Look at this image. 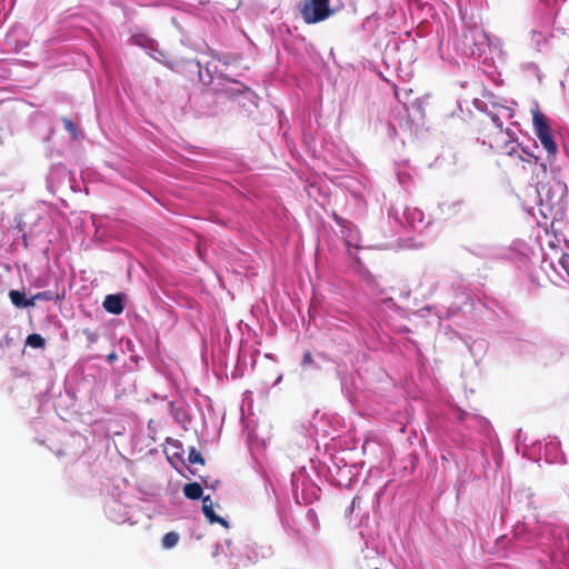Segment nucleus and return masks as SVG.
<instances>
[{"label": "nucleus", "mask_w": 569, "mask_h": 569, "mask_svg": "<svg viewBox=\"0 0 569 569\" xmlns=\"http://www.w3.org/2000/svg\"><path fill=\"white\" fill-rule=\"evenodd\" d=\"M62 123L64 129L72 136L73 139L78 137L77 126L70 119L63 118Z\"/></svg>", "instance_id": "10"}, {"label": "nucleus", "mask_w": 569, "mask_h": 569, "mask_svg": "<svg viewBox=\"0 0 569 569\" xmlns=\"http://www.w3.org/2000/svg\"><path fill=\"white\" fill-rule=\"evenodd\" d=\"M188 461L190 465L204 466V458L194 447L189 449Z\"/></svg>", "instance_id": "8"}, {"label": "nucleus", "mask_w": 569, "mask_h": 569, "mask_svg": "<svg viewBox=\"0 0 569 569\" xmlns=\"http://www.w3.org/2000/svg\"><path fill=\"white\" fill-rule=\"evenodd\" d=\"M492 121L496 123V126L501 129L502 128V121L497 116H492Z\"/></svg>", "instance_id": "14"}, {"label": "nucleus", "mask_w": 569, "mask_h": 569, "mask_svg": "<svg viewBox=\"0 0 569 569\" xmlns=\"http://www.w3.org/2000/svg\"><path fill=\"white\" fill-rule=\"evenodd\" d=\"M27 345L32 348H43L46 341L39 333H31L27 337Z\"/></svg>", "instance_id": "9"}, {"label": "nucleus", "mask_w": 569, "mask_h": 569, "mask_svg": "<svg viewBox=\"0 0 569 569\" xmlns=\"http://www.w3.org/2000/svg\"><path fill=\"white\" fill-rule=\"evenodd\" d=\"M375 569H379V568H375Z\"/></svg>", "instance_id": "17"}, {"label": "nucleus", "mask_w": 569, "mask_h": 569, "mask_svg": "<svg viewBox=\"0 0 569 569\" xmlns=\"http://www.w3.org/2000/svg\"><path fill=\"white\" fill-rule=\"evenodd\" d=\"M82 333L86 336V338L90 345L96 343L99 339V335L89 328L83 329Z\"/></svg>", "instance_id": "11"}, {"label": "nucleus", "mask_w": 569, "mask_h": 569, "mask_svg": "<svg viewBox=\"0 0 569 569\" xmlns=\"http://www.w3.org/2000/svg\"><path fill=\"white\" fill-rule=\"evenodd\" d=\"M116 358H117V355L114 352H111L110 355H108V360L110 362L113 361Z\"/></svg>", "instance_id": "15"}, {"label": "nucleus", "mask_w": 569, "mask_h": 569, "mask_svg": "<svg viewBox=\"0 0 569 569\" xmlns=\"http://www.w3.org/2000/svg\"><path fill=\"white\" fill-rule=\"evenodd\" d=\"M330 0H303L300 14L307 24H313L328 19L333 10L330 9Z\"/></svg>", "instance_id": "2"}, {"label": "nucleus", "mask_w": 569, "mask_h": 569, "mask_svg": "<svg viewBox=\"0 0 569 569\" xmlns=\"http://www.w3.org/2000/svg\"><path fill=\"white\" fill-rule=\"evenodd\" d=\"M312 362H313V358H312L311 352L309 350L305 351L302 361H301V366L306 367L308 365H311Z\"/></svg>", "instance_id": "13"}, {"label": "nucleus", "mask_w": 569, "mask_h": 569, "mask_svg": "<svg viewBox=\"0 0 569 569\" xmlns=\"http://www.w3.org/2000/svg\"><path fill=\"white\" fill-rule=\"evenodd\" d=\"M202 487L198 482H190L184 485L183 493L188 499L197 500L202 497Z\"/></svg>", "instance_id": "6"}, {"label": "nucleus", "mask_w": 569, "mask_h": 569, "mask_svg": "<svg viewBox=\"0 0 569 569\" xmlns=\"http://www.w3.org/2000/svg\"><path fill=\"white\" fill-rule=\"evenodd\" d=\"M52 298V293L50 291H42L34 295L31 299H33V302L36 300H50Z\"/></svg>", "instance_id": "12"}, {"label": "nucleus", "mask_w": 569, "mask_h": 569, "mask_svg": "<svg viewBox=\"0 0 569 569\" xmlns=\"http://www.w3.org/2000/svg\"><path fill=\"white\" fill-rule=\"evenodd\" d=\"M202 512L210 523H220L224 528L229 527L228 521L214 512L210 496L202 498Z\"/></svg>", "instance_id": "3"}, {"label": "nucleus", "mask_w": 569, "mask_h": 569, "mask_svg": "<svg viewBox=\"0 0 569 569\" xmlns=\"http://www.w3.org/2000/svg\"><path fill=\"white\" fill-rule=\"evenodd\" d=\"M179 540L180 536L174 531H170L162 537L161 543L164 549H171L178 545Z\"/></svg>", "instance_id": "7"}, {"label": "nucleus", "mask_w": 569, "mask_h": 569, "mask_svg": "<svg viewBox=\"0 0 569 569\" xmlns=\"http://www.w3.org/2000/svg\"><path fill=\"white\" fill-rule=\"evenodd\" d=\"M102 306L112 315H120L124 309L123 299L120 295H108Z\"/></svg>", "instance_id": "4"}, {"label": "nucleus", "mask_w": 569, "mask_h": 569, "mask_svg": "<svg viewBox=\"0 0 569 569\" xmlns=\"http://www.w3.org/2000/svg\"><path fill=\"white\" fill-rule=\"evenodd\" d=\"M9 297H10V300L11 302L16 306V307H31L33 306V299H26V296L23 292H20L18 290H11L9 292Z\"/></svg>", "instance_id": "5"}, {"label": "nucleus", "mask_w": 569, "mask_h": 569, "mask_svg": "<svg viewBox=\"0 0 569 569\" xmlns=\"http://www.w3.org/2000/svg\"><path fill=\"white\" fill-rule=\"evenodd\" d=\"M532 124L535 133L543 149L548 152V156L555 157L558 152V146L553 139L547 117L538 109L532 111Z\"/></svg>", "instance_id": "1"}, {"label": "nucleus", "mask_w": 569, "mask_h": 569, "mask_svg": "<svg viewBox=\"0 0 569 569\" xmlns=\"http://www.w3.org/2000/svg\"><path fill=\"white\" fill-rule=\"evenodd\" d=\"M12 340H13L12 338L4 337V342H6L7 345H10V343L12 342Z\"/></svg>", "instance_id": "16"}]
</instances>
